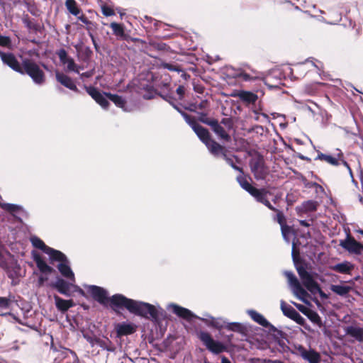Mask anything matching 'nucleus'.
I'll return each mask as SVG.
<instances>
[{
  "instance_id": "obj_1",
  "label": "nucleus",
  "mask_w": 363,
  "mask_h": 363,
  "mask_svg": "<svg viewBox=\"0 0 363 363\" xmlns=\"http://www.w3.org/2000/svg\"><path fill=\"white\" fill-rule=\"evenodd\" d=\"M110 301L111 308L113 311L125 308L130 313L150 320L154 323H160L166 315L165 311L159 305L155 306L149 303L135 301L121 294L113 295Z\"/></svg>"
},
{
  "instance_id": "obj_2",
  "label": "nucleus",
  "mask_w": 363,
  "mask_h": 363,
  "mask_svg": "<svg viewBox=\"0 0 363 363\" xmlns=\"http://www.w3.org/2000/svg\"><path fill=\"white\" fill-rule=\"evenodd\" d=\"M22 65L21 74H28L33 82L38 86H42L45 84V73L35 62L29 59H24L22 61Z\"/></svg>"
},
{
  "instance_id": "obj_3",
  "label": "nucleus",
  "mask_w": 363,
  "mask_h": 363,
  "mask_svg": "<svg viewBox=\"0 0 363 363\" xmlns=\"http://www.w3.org/2000/svg\"><path fill=\"white\" fill-rule=\"evenodd\" d=\"M291 257L296 269L301 279L303 285L306 289L309 288V286H311L315 281L311 273L307 271L304 263L295 255L294 244L293 245Z\"/></svg>"
},
{
  "instance_id": "obj_4",
  "label": "nucleus",
  "mask_w": 363,
  "mask_h": 363,
  "mask_svg": "<svg viewBox=\"0 0 363 363\" xmlns=\"http://www.w3.org/2000/svg\"><path fill=\"white\" fill-rule=\"evenodd\" d=\"M194 133L211 154H216L218 150H221V145L211 138L209 131L206 128L200 125L195 128Z\"/></svg>"
},
{
  "instance_id": "obj_5",
  "label": "nucleus",
  "mask_w": 363,
  "mask_h": 363,
  "mask_svg": "<svg viewBox=\"0 0 363 363\" xmlns=\"http://www.w3.org/2000/svg\"><path fill=\"white\" fill-rule=\"evenodd\" d=\"M250 167L252 173L257 180H263L268 174V169L265 165L262 155L258 154L250 160Z\"/></svg>"
},
{
  "instance_id": "obj_6",
  "label": "nucleus",
  "mask_w": 363,
  "mask_h": 363,
  "mask_svg": "<svg viewBox=\"0 0 363 363\" xmlns=\"http://www.w3.org/2000/svg\"><path fill=\"white\" fill-rule=\"evenodd\" d=\"M199 337L206 348L213 354H218L226 350V347L223 343L214 340L208 332L201 331Z\"/></svg>"
},
{
  "instance_id": "obj_7",
  "label": "nucleus",
  "mask_w": 363,
  "mask_h": 363,
  "mask_svg": "<svg viewBox=\"0 0 363 363\" xmlns=\"http://www.w3.org/2000/svg\"><path fill=\"white\" fill-rule=\"evenodd\" d=\"M284 274L288 279L289 284L292 287L294 295L303 303H308L304 298L308 294L302 287L295 274L291 271H284Z\"/></svg>"
},
{
  "instance_id": "obj_8",
  "label": "nucleus",
  "mask_w": 363,
  "mask_h": 363,
  "mask_svg": "<svg viewBox=\"0 0 363 363\" xmlns=\"http://www.w3.org/2000/svg\"><path fill=\"white\" fill-rule=\"evenodd\" d=\"M88 287L89 292L96 301L103 306H106L108 302L111 303V297L108 296V294L106 289L96 285H89Z\"/></svg>"
},
{
  "instance_id": "obj_9",
  "label": "nucleus",
  "mask_w": 363,
  "mask_h": 363,
  "mask_svg": "<svg viewBox=\"0 0 363 363\" xmlns=\"http://www.w3.org/2000/svg\"><path fill=\"white\" fill-rule=\"evenodd\" d=\"M281 310L283 314L289 318L295 321L297 324L304 326L306 324L305 318L300 315V313L292 306L287 305L284 301L281 300Z\"/></svg>"
},
{
  "instance_id": "obj_10",
  "label": "nucleus",
  "mask_w": 363,
  "mask_h": 363,
  "mask_svg": "<svg viewBox=\"0 0 363 363\" xmlns=\"http://www.w3.org/2000/svg\"><path fill=\"white\" fill-rule=\"evenodd\" d=\"M168 308H172L173 313L177 315L178 317L183 318L187 321H190L192 319H199L201 320H206L204 318H200L195 315L192 311L188 308H184L175 303H170L168 305Z\"/></svg>"
},
{
  "instance_id": "obj_11",
  "label": "nucleus",
  "mask_w": 363,
  "mask_h": 363,
  "mask_svg": "<svg viewBox=\"0 0 363 363\" xmlns=\"http://www.w3.org/2000/svg\"><path fill=\"white\" fill-rule=\"evenodd\" d=\"M0 208L5 211L11 213L16 217V220L19 222H22V219L20 217L16 216V213H21L26 218H28V213L21 206L14 203L0 202Z\"/></svg>"
},
{
  "instance_id": "obj_12",
  "label": "nucleus",
  "mask_w": 363,
  "mask_h": 363,
  "mask_svg": "<svg viewBox=\"0 0 363 363\" xmlns=\"http://www.w3.org/2000/svg\"><path fill=\"white\" fill-rule=\"evenodd\" d=\"M340 245L350 253L360 255L362 244L350 235H347L345 240H340Z\"/></svg>"
},
{
  "instance_id": "obj_13",
  "label": "nucleus",
  "mask_w": 363,
  "mask_h": 363,
  "mask_svg": "<svg viewBox=\"0 0 363 363\" xmlns=\"http://www.w3.org/2000/svg\"><path fill=\"white\" fill-rule=\"evenodd\" d=\"M0 57L2 62L11 67L13 70L18 73H22L21 70L23 69V65L19 63L13 54L5 53L2 51H0Z\"/></svg>"
},
{
  "instance_id": "obj_14",
  "label": "nucleus",
  "mask_w": 363,
  "mask_h": 363,
  "mask_svg": "<svg viewBox=\"0 0 363 363\" xmlns=\"http://www.w3.org/2000/svg\"><path fill=\"white\" fill-rule=\"evenodd\" d=\"M267 194H269V192L266 189L257 188H255L254 191L250 194V195L252 196L257 202L264 204L272 211H277V208L274 207L269 201L267 199Z\"/></svg>"
},
{
  "instance_id": "obj_15",
  "label": "nucleus",
  "mask_w": 363,
  "mask_h": 363,
  "mask_svg": "<svg viewBox=\"0 0 363 363\" xmlns=\"http://www.w3.org/2000/svg\"><path fill=\"white\" fill-rule=\"evenodd\" d=\"M74 283L68 282L62 278H57V280L51 284V286L56 289L60 294L66 296H71L70 288L74 286Z\"/></svg>"
},
{
  "instance_id": "obj_16",
  "label": "nucleus",
  "mask_w": 363,
  "mask_h": 363,
  "mask_svg": "<svg viewBox=\"0 0 363 363\" xmlns=\"http://www.w3.org/2000/svg\"><path fill=\"white\" fill-rule=\"evenodd\" d=\"M215 157H222L226 163L230 165L233 169L235 171L240 172L242 173V169L238 165L234 162V160H236L238 161V157L235 155H228L227 154V151L225 150V147L221 145V150H218L216 154H212Z\"/></svg>"
},
{
  "instance_id": "obj_17",
  "label": "nucleus",
  "mask_w": 363,
  "mask_h": 363,
  "mask_svg": "<svg viewBox=\"0 0 363 363\" xmlns=\"http://www.w3.org/2000/svg\"><path fill=\"white\" fill-rule=\"evenodd\" d=\"M55 77L56 80L65 87L77 93L79 91L72 79L69 76L64 73L56 72Z\"/></svg>"
},
{
  "instance_id": "obj_18",
  "label": "nucleus",
  "mask_w": 363,
  "mask_h": 363,
  "mask_svg": "<svg viewBox=\"0 0 363 363\" xmlns=\"http://www.w3.org/2000/svg\"><path fill=\"white\" fill-rule=\"evenodd\" d=\"M136 325L129 322H122L118 323L116 327V333L118 337L128 335L136 331Z\"/></svg>"
},
{
  "instance_id": "obj_19",
  "label": "nucleus",
  "mask_w": 363,
  "mask_h": 363,
  "mask_svg": "<svg viewBox=\"0 0 363 363\" xmlns=\"http://www.w3.org/2000/svg\"><path fill=\"white\" fill-rule=\"evenodd\" d=\"M213 133L221 140L228 143L231 141L230 135L226 133L225 129L220 125L218 120L215 121L210 125Z\"/></svg>"
},
{
  "instance_id": "obj_20",
  "label": "nucleus",
  "mask_w": 363,
  "mask_h": 363,
  "mask_svg": "<svg viewBox=\"0 0 363 363\" xmlns=\"http://www.w3.org/2000/svg\"><path fill=\"white\" fill-rule=\"evenodd\" d=\"M330 269L340 274H351L352 271L354 268V265L348 262L344 261L330 267Z\"/></svg>"
},
{
  "instance_id": "obj_21",
  "label": "nucleus",
  "mask_w": 363,
  "mask_h": 363,
  "mask_svg": "<svg viewBox=\"0 0 363 363\" xmlns=\"http://www.w3.org/2000/svg\"><path fill=\"white\" fill-rule=\"evenodd\" d=\"M57 269L64 277L70 279L72 282L75 281L74 274L69 266V261L68 259H67V262L59 263Z\"/></svg>"
},
{
  "instance_id": "obj_22",
  "label": "nucleus",
  "mask_w": 363,
  "mask_h": 363,
  "mask_svg": "<svg viewBox=\"0 0 363 363\" xmlns=\"http://www.w3.org/2000/svg\"><path fill=\"white\" fill-rule=\"evenodd\" d=\"M345 333L347 335L355 338L359 342L363 341V328H362L350 325L346 328Z\"/></svg>"
},
{
  "instance_id": "obj_23",
  "label": "nucleus",
  "mask_w": 363,
  "mask_h": 363,
  "mask_svg": "<svg viewBox=\"0 0 363 363\" xmlns=\"http://www.w3.org/2000/svg\"><path fill=\"white\" fill-rule=\"evenodd\" d=\"M33 259L35 262L38 268L42 273L50 274L52 272L53 269L49 266L39 255H33Z\"/></svg>"
},
{
  "instance_id": "obj_24",
  "label": "nucleus",
  "mask_w": 363,
  "mask_h": 363,
  "mask_svg": "<svg viewBox=\"0 0 363 363\" xmlns=\"http://www.w3.org/2000/svg\"><path fill=\"white\" fill-rule=\"evenodd\" d=\"M45 254L48 255L50 259L52 261H57L60 262H67V256L62 253L61 251L55 250L50 247L48 252H45Z\"/></svg>"
},
{
  "instance_id": "obj_25",
  "label": "nucleus",
  "mask_w": 363,
  "mask_h": 363,
  "mask_svg": "<svg viewBox=\"0 0 363 363\" xmlns=\"http://www.w3.org/2000/svg\"><path fill=\"white\" fill-rule=\"evenodd\" d=\"M236 96H238L241 101L247 104H254L258 99L257 94L247 91H240Z\"/></svg>"
},
{
  "instance_id": "obj_26",
  "label": "nucleus",
  "mask_w": 363,
  "mask_h": 363,
  "mask_svg": "<svg viewBox=\"0 0 363 363\" xmlns=\"http://www.w3.org/2000/svg\"><path fill=\"white\" fill-rule=\"evenodd\" d=\"M247 313L251 317V318L260 325L267 328L270 323L259 313L257 312L254 310L247 311Z\"/></svg>"
},
{
  "instance_id": "obj_27",
  "label": "nucleus",
  "mask_w": 363,
  "mask_h": 363,
  "mask_svg": "<svg viewBox=\"0 0 363 363\" xmlns=\"http://www.w3.org/2000/svg\"><path fill=\"white\" fill-rule=\"evenodd\" d=\"M104 94L106 96V97L110 101H111L113 103H114V104L116 106L123 109L124 111H126V109L125 108V106L126 105V101L123 96H119L118 94H113L107 93V92H104Z\"/></svg>"
},
{
  "instance_id": "obj_28",
  "label": "nucleus",
  "mask_w": 363,
  "mask_h": 363,
  "mask_svg": "<svg viewBox=\"0 0 363 363\" xmlns=\"http://www.w3.org/2000/svg\"><path fill=\"white\" fill-rule=\"evenodd\" d=\"M155 94L160 96L162 99L167 101L172 107L176 109L179 113L180 111H183L176 104V99L172 95V92H155Z\"/></svg>"
},
{
  "instance_id": "obj_29",
  "label": "nucleus",
  "mask_w": 363,
  "mask_h": 363,
  "mask_svg": "<svg viewBox=\"0 0 363 363\" xmlns=\"http://www.w3.org/2000/svg\"><path fill=\"white\" fill-rule=\"evenodd\" d=\"M110 27L115 35L122 40H126L128 39V35L125 33L124 26L123 24L113 22L110 24Z\"/></svg>"
},
{
  "instance_id": "obj_30",
  "label": "nucleus",
  "mask_w": 363,
  "mask_h": 363,
  "mask_svg": "<svg viewBox=\"0 0 363 363\" xmlns=\"http://www.w3.org/2000/svg\"><path fill=\"white\" fill-rule=\"evenodd\" d=\"M330 289L333 293H335L340 296H347L352 289L351 286H347V285H334V284H331L330 286Z\"/></svg>"
},
{
  "instance_id": "obj_31",
  "label": "nucleus",
  "mask_w": 363,
  "mask_h": 363,
  "mask_svg": "<svg viewBox=\"0 0 363 363\" xmlns=\"http://www.w3.org/2000/svg\"><path fill=\"white\" fill-rule=\"evenodd\" d=\"M96 345L100 347L102 350L110 352H113L116 350V347L108 337H99Z\"/></svg>"
},
{
  "instance_id": "obj_32",
  "label": "nucleus",
  "mask_w": 363,
  "mask_h": 363,
  "mask_svg": "<svg viewBox=\"0 0 363 363\" xmlns=\"http://www.w3.org/2000/svg\"><path fill=\"white\" fill-rule=\"evenodd\" d=\"M22 22L24 26L30 30L37 33L41 30V26L36 23L33 19H30L28 15L22 18Z\"/></svg>"
},
{
  "instance_id": "obj_33",
  "label": "nucleus",
  "mask_w": 363,
  "mask_h": 363,
  "mask_svg": "<svg viewBox=\"0 0 363 363\" xmlns=\"http://www.w3.org/2000/svg\"><path fill=\"white\" fill-rule=\"evenodd\" d=\"M315 160H324L326 162L332 164L333 166H338L340 162H338V157H333L331 155H325L320 152H318L317 157L315 158Z\"/></svg>"
},
{
  "instance_id": "obj_34",
  "label": "nucleus",
  "mask_w": 363,
  "mask_h": 363,
  "mask_svg": "<svg viewBox=\"0 0 363 363\" xmlns=\"http://www.w3.org/2000/svg\"><path fill=\"white\" fill-rule=\"evenodd\" d=\"M206 316L209 318L211 319V320H208V318H205L206 320H203V321L205 322L208 325L213 327L216 329H221V328H225V326L227 323V322H225L224 320L215 319L213 317H212L208 314H206Z\"/></svg>"
},
{
  "instance_id": "obj_35",
  "label": "nucleus",
  "mask_w": 363,
  "mask_h": 363,
  "mask_svg": "<svg viewBox=\"0 0 363 363\" xmlns=\"http://www.w3.org/2000/svg\"><path fill=\"white\" fill-rule=\"evenodd\" d=\"M303 359L307 361L308 363H320V355L315 350L310 349L308 350Z\"/></svg>"
},
{
  "instance_id": "obj_36",
  "label": "nucleus",
  "mask_w": 363,
  "mask_h": 363,
  "mask_svg": "<svg viewBox=\"0 0 363 363\" xmlns=\"http://www.w3.org/2000/svg\"><path fill=\"white\" fill-rule=\"evenodd\" d=\"M30 242L34 247L42 250L44 253L48 252V249L50 248L49 246H47L44 242L37 236L31 237Z\"/></svg>"
},
{
  "instance_id": "obj_37",
  "label": "nucleus",
  "mask_w": 363,
  "mask_h": 363,
  "mask_svg": "<svg viewBox=\"0 0 363 363\" xmlns=\"http://www.w3.org/2000/svg\"><path fill=\"white\" fill-rule=\"evenodd\" d=\"M65 6L70 13L75 16H78L81 10L78 8L75 0H66Z\"/></svg>"
},
{
  "instance_id": "obj_38",
  "label": "nucleus",
  "mask_w": 363,
  "mask_h": 363,
  "mask_svg": "<svg viewBox=\"0 0 363 363\" xmlns=\"http://www.w3.org/2000/svg\"><path fill=\"white\" fill-rule=\"evenodd\" d=\"M82 337L89 343L91 347L96 345L99 337H97L93 332L82 331Z\"/></svg>"
},
{
  "instance_id": "obj_39",
  "label": "nucleus",
  "mask_w": 363,
  "mask_h": 363,
  "mask_svg": "<svg viewBox=\"0 0 363 363\" xmlns=\"http://www.w3.org/2000/svg\"><path fill=\"white\" fill-rule=\"evenodd\" d=\"M318 203L313 200H308L302 203L301 209L305 212L315 211L317 210Z\"/></svg>"
},
{
  "instance_id": "obj_40",
  "label": "nucleus",
  "mask_w": 363,
  "mask_h": 363,
  "mask_svg": "<svg viewBox=\"0 0 363 363\" xmlns=\"http://www.w3.org/2000/svg\"><path fill=\"white\" fill-rule=\"evenodd\" d=\"M312 294L318 293L321 298L327 299L328 298V295L326 294L320 287L318 283L315 281L309 288L307 289Z\"/></svg>"
},
{
  "instance_id": "obj_41",
  "label": "nucleus",
  "mask_w": 363,
  "mask_h": 363,
  "mask_svg": "<svg viewBox=\"0 0 363 363\" xmlns=\"http://www.w3.org/2000/svg\"><path fill=\"white\" fill-rule=\"evenodd\" d=\"M225 328L230 331L237 332L239 333H244L245 328L241 323L238 322L227 323Z\"/></svg>"
},
{
  "instance_id": "obj_42",
  "label": "nucleus",
  "mask_w": 363,
  "mask_h": 363,
  "mask_svg": "<svg viewBox=\"0 0 363 363\" xmlns=\"http://www.w3.org/2000/svg\"><path fill=\"white\" fill-rule=\"evenodd\" d=\"M237 181L240 185V186L247 191L250 194L254 191L255 187L252 186L247 179L242 176L240 175L237 177Z\"/></svg>"
},
{
  "instance_id": "obj_43",
  "label": "nucleus",
  "mask_w": 363,
  "mask_h": 363,
  "mask_svg": "<svg viewBox=\"0 0 363 363\" xmlns=\"http://www.w3.org/2000/svg\"><path fill=\"white\" fill-rule=\"evenodd\" d=\"M149 46L151 48L159 51H167L169 49V46L167 44L153 40L150 41Z\"/></svg>"
},
{
  "instance_id": "obj_44",
  "label": "nucleus",
  "mask_w": 363,
  "mask_h": 363,
  "mask_svg": "<svg viewBox=\"0 0 363 363\" xmlns=\"http://www.w3.org/2000/svg\"><path fill=\"white\" fill-rule=\"evenodd\" d=\"M55 301V306L62 313H65L67 311V301L66 300L59 297L58 296H54Z\"/></svg>"
},
{
  "instance_id": "obj_45",
  "label": "nucleus",
  "mask_w": 363,
  "mask_h": 363,
  "mask_svg": "<svg viewBox=\"0 0 363 363\" xmlns=\"http://www.w3.org/2000/svg\"><path fill=\"white\" fill-rule=\"evenodd\" d=\"M180 114L184 118L185 121L191 126L194 131L195 130L196 128H197V127L200 125L194 118L190 116L186 112L180 111Z\"/></svg>"
},
{
  "instance_id": "obj_46",
  "label": "nucleus",
  "mask_w": 363,
  "mask_h": 363,
  "mask_svg": "<svg viewBox=\"0 0 363 363\" xmlns=\"http://www.w3.org/2000/svg\"><path fill=\"white\" fill-rule=\"evenodd\" d=\"M75 48L77 51L82 54L84 60L89 59L93 53L91 49L89 46L76 45Z\"/></svg>"
},
{
  "instance_id": "obj_47",
  "label": "nucleus",
  "mask_w": 363,
  "mask_h": 363,
  "mask_svg": "<svg viewBox=\"0 0 363 363\" xmlns=\"http://www.w3.org/2000/svg\"><path fill=\"white\" fill-rule=\"evenodd\" d=\"M14 301V296H9V297H0V308L8 309L10 307L11 302Z\"/></svg>"
},
{
  "instance_id": "obj_48",
  "label": "nucleus",
  "mask_w": 363,
  "mask_h": 363,
  "mask_svg": "<svg viewBox=\"0 0 363 363\" xmlns=\"http://www.w3.org/2000/svg\"><path fill=\"white\" fill-rule=\"evenodd\" d=\"M106 96L104 93H101V94L96 98L94 100L97 104H99L103 108L106 109L109 106V102L106 99Z\"/></svg>"
},
{
  "instance_id": "obj_49",
  "label": "nucleus",
  "mask_w": 363,
  "mask_h": 363,
  "mask_svg": "<svg viewBox=\"0 0 363 363\" xmlns=\"http://www.w3.org/2000/svg\"><path fill=\"white\" fill-rule=\"evenodd\" d=\"M308 319L318 325H320L322 323L321 318L317 312L313 311H310L308 313L306 314Z\"/></svg>"
},
{
  "instance_id": "obj_50",
  "label": "nucleus",
  "mask_w": 363,
  "mask_h": 363,
  "mask_svg": "<svg viewBox=\"0 0 363 363\" xmlns=\"http://www.w3.org/2000/svg\"><path fill=\"white\" fill-rule=\"evenodd\" d=\"M199 118L198 120L207 125H211L212 123L215 121V118H209L207 117V113L204 112L198 113Z\"/></svg>"
},
{
  "instance_id": "obj_51",
  "label": "nucleus",
  "mask_w": 363,
  "mask_h": 363,
  "mask_svg": "<svg viewBox=\"0 0 363 363\" xmlns=\"http://www.w3.org/2000/svg\"><path fill=\"white\" fill-rule=\"evenodd\" d=\"M56 54L58 56L60 62L62 63L63 65H65L66 62L69 58L67 55V51L64 48H61V49L58 50L56 52Z\"/></svg>"
},
{
  "instance_id": "obj_52",
  "label": "nucleus",
  "mask_w": 363,
  "mask_h": 363,
  "mask_svg": "<svg viewBox=\"0 0 363 363\" xmlns=\"http://www.w3.org/2000/svg\"><path fill=\"white\" fill-rule=\"evenodd\" d=\"M66 64H67V68L69 71H73L74 72L77 73V74L79 73V67L76 65V63L74 62V60L72 57H69L68 59V60L66 62Z\"/></svg>"
},
{
  "instance_id": "obj_53",
  "label": "nucleus",
  "mask_w": 363,
  "mask_h": 363,
  "mask_svg": "<svg viewBox=\"0 0 363 363\" xmlns=\"http://www.w3.org/2000/svg\"><path fill=\"white\" fill-rule=\"evenodd\" d=\"M275 211L277 212V215L274 218V220H276L280 225L281 227L282 225H286V218H285L284 213L281 211L278 210L277 208V211Z\"/></svg>"
},
{
  "instance_id": "obj_54",
  "label": "nucleus",
  "mask_w": 363,
  "mask_h": 363,
  "mask_svg": "<svg viewBox=\"0 0 363 363\" xmlns=\"http://www.w3.org/2000/svg\"><path fill=\"white\" fill-rule=\"evenodd\" d=\"M281 235L284 240L287 242H289V235L291 233V228L290 226L285 225L281 227Z\"/></svg>"
},
{
  "instance_id": "obj_55",
  "label": "nucleus",
  "mask_w": 363,
  "mask_h": 363,
  "mask_svg": "<svg viewBox=\"0 0 363 363\" xmlns=\"http://www.w3.org/2000/svg\"><path fill=\"white\" fill-rule=\"evenodd\" d=\"M296 352H294L296 355L300 356L302 359L305 357L308 350L305 348L303 345H298L295 347Z\"/></svg>"
},
{
  "instance_id": "obj_56",
  "label": "nucleus",
  "mask_w": 363,
  "mask_h": 363,
  "mask_svg": "<svg viewBox=\"0 0 363 363\" xmlns=\"http://www.w3.org/2000/svg\"><path fill=\"white\" fill-rule=\"evenodd\" d=\"M337 156L338 157V162H339V161H341V162H342V164L345 167H346V168L348 169L349 173H350V176H351V177H352V182H354V178H353V175H352V169H351V168H350V165L348 164V163H347L345 160H343V154H342L341 152H340L337 155Z\"/></svg>"
},
{
  "instance_id": "obj_57",
  "label": "nucleus",
  "mask_w": 363,
  "mask_h": 363,
  "mask_svg": "<svg viewBox=\"0 0 363 363\" xmlns=\"http://www.w3.org/2000/svg\"><path fill=\"white\" fill-rule=\"evenodd\" d=\"M220 123L224 125L228 130L233 128L234 123L231 118H223L220 121Z\"/></svg>"
},
{
  "instance_id": "obj_58",
  "label": "nucleus",
  "mask_w": 363,
  "mask_h": 363,
  "mask_svg": "<svg viewBox=\"0 0 363 363\" xmlns=\"http://www.w3.org/2000/svg\"><path fill=\"white\" fill-rule=\"evenodd\" d=\"M86 91L88 94L94 99H95L97 98L100 94L101 92L95 87L94 86H89L86 87Z\"/></svg>"
},
{
  "instance_id": "obj_59",
  "label": "nucleus",
  "mask_w": 363,
  "mask_h": 363,
  "mask_svg": "<svg viewBox=\"0 0 363 363\" xmlns=\"http://www.w3.org/2000/svg\"><path fill=\"white\" fill-rule=\"evenodd\" d=\"M101 9L103 15H104L105 16H111L115 14L113 10L106 5H102Z\"/></svg>"
},
{
  "instance_id": "obj_60",
  "label": "nucleus",
  "mask_w": 363,
  "mask_h": 363,
  "mask_svg": "<svg viewBox=\"0 0 363 363\" xmlns=\"http://www.w3.org/2000/svg\"><path fill=\"white\" fill-rule=\"evenodd\" d=\"M11 45V40L8 36L0 35V46L10 47Z\"/></svg>"
},
{
  "instance_id": "obj_61",
  "label": "nucleus",
  "mask_w": 363,
  "mask_h": 363,
  "mask_svg": "<svg viewBox=\"0 0 363 363\" xmlns=\"http://www.w3.org/2000/svg\"><path fill=\"white\" fill-rule=\"evenodd\" d=\"M162 67L164 69L169 70V71H175V72H179L181 71V69L177 66H176L173 64H171V63L164 62L162 64Z\"/></svg>"
},
{
  "instance_id": "obj_62",
  "label": "nucleus",
  "mask_w": 363,
  "mask_h": 363,
  "mask_svg": "<svg viewBox=\"0 0 363 363\" xmlns=\"http://www.w3.org/2000/svg\"><path fill=\"white\" fill-rule=\"evenodd\" d=\"M169 86L170 84L169 82H161L160 84H158V87L161 89L160 92H171Z\"/></svg>"
},
{
  "instance_id": "obj_63",
  "label": "nucleus",
  "mask_w": 363,
  "mask_h": 363,
  "mask_svg": "<svg viewBox=\"0 0 363 363\" xmlns=\"http://www.w3.org/2000/svg\"><path fill=\"white\" fill-rule=\"evenodd\" d=\"M77 18L86 26H94V23L89 21L84 14L77 16Z\"/></svg>"
},
{
  "instance_id": "obj_64",
  "label": "nucleus",
  "mask_w": 363,
  "mask_h": 363,
  "mask_svg": "<svg viewBox=\"0 0 363 363\" xmlns=\"http://www.w3.org/2000/svg\"><path fill=\"white\" fill-rule=\"evenodd\" d=\"M177 94L179 95V99L182 100L184 98L185 89L184 86H179V87L176 90Z\"/></svg>"
}]
</instances>
